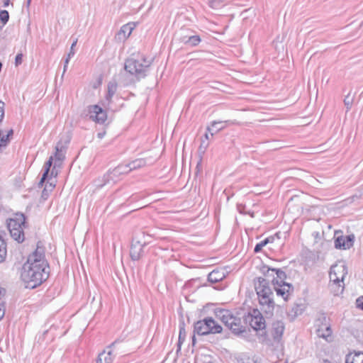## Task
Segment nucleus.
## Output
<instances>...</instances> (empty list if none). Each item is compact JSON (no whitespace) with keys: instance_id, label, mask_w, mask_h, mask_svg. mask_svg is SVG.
I'll return each mask as SVG.
<instances>
[{"instance_id":"obj_1","label":"nucleus","mask_w":363,"mask_h":363,"mask_svg":"<svg viewBox=\"0 0 363 363\" xmlns=\"http://www.w3.org/2000/svg\"><path fill=\"white\" fill-rule=\"evenodd\" d=\"M46 268L47 267L44 265L25 263L23 267L21 278L27 284V287L33 289L45 281L48 277V272Z\"/></svg>"},{"instance_id":"obj_2","label":"nucleus","mask_w":363,"mask_h":363,"mask_svg":"<svg viewBox=\"0 0 363 363\" xmlns=\"http://www.w3.org/2000/svg\"><path fill=\"white\" fill-rule=\"evenodd\" d=\"M152 62V58L138 56L137 57H131L126 60L124 68L128 72L135 75L138 79L144 78L147 75Z\"/></svg>"},{"instance_id":"obj_3","label":"nucleus","mask_w":363,"mask_h":363,"mask_svg":"<svg viewBox=\"0 0 363 363\" xmlns=\"http://www.w3.org/2000/svg\"><path fill=\"white\" fill-rule=\"evenodd\" d=\"M272 270L276 272L277 278L272 280L274 290L278 296H281L284 300L286 301L293 291V286L291 284L284 281L286 278V273L281 269H268V271Z\"/></svg>"},{"instance_id":"obj_4","label":"nucleus","mask_w":363,"mask_h":363,"mask_svg":"<svg viewBox=\"0 0 363 363\" xmlns=\"http://www.w3.org/2000/svg\"><path fill=\"white\" fill-rule=\"evenodd\" d=\"M347 274V267L343 262H340L331 267L330 272V279L333 282L331 286H335L338 288L337 293L340 288H341V292L343 291V286L340 283L343 281Z\"/></svg>"},{"instance_id":"obj_5","label":"nucleus","mask_w":363,"mask_h":363,"mask_svg":"<svg viewBox=\"0 0 363 363\" xmlns=\"http://www.w3.org/2000/svg\"><path fill=\"white\" fill-rule=\"evenodd\" d=\"M195 330L199 335H208L209 333H220L222 327L216 323L212 318H206L199 320L195 324Z\"/></svg>"},{"instance_id":"obj_6","label":"nucleus","mask_w":363,"mask_h":363,"mask_svg":"<svg viewBox=\"0 0 363 363\" xmlns=\"http://www.w3.org/2000/svg\"><path fill=\"white\" fill-rule=\"evenodd\" d=\"M147 235L143 234L138 238H134L130 249V256L132 260L140 259L144 254V247L148 244Z\"/></svg>"},{"instance_id":"obj_7","label":"nucleus","mask_w":363,"mask_h":363,"mask_svg":"<svg viewBox=\"0 0 363 363\" xmlns=\"http://www.w3.org/2000/svg\"><path fill=\"white\" fill-rule=\"evenodd\" d=\"M130 172V168L127 164H121L114 168L113 169L108 171L106 174L103 177V182L96 184L98 187H103L108 184L116 183L118 177L124 174H127Z\"/></svg>"},{"instance_id":"obj_8","label":"nucleus","mask_w":363,"mask_h":363,"mask_svg":"<svg viewBox=\"0 0 363 363\" xmlns=\"http://www.w3.org/2000/svg\"><path fill=\"white\" fill-rule=\"evenodd\" d=\"M255 288L259 296V301L266 303V301H269V299L272 298V291L269 286V281L265 279L257 278V280L255 282Z\"/></svg>"},{"instance_id":"obj_9","label":"nucleus","mask_w":363,"mask_h":363,"mask_svg":"<svg viewBox=\"0 0 363 363\" xmlns=\"http://www.w3.org/2000/svg\"><path fill=\"white\" fill-rule=\"evenodd\" d=\"M245 320L255 330H263L266 327L265 320L257 309H254L245 316Z\"/></svg>"},{"instance_id":"obj_10","label":"nucleus","mask_w":363,"mask_h":363,"mask_svg":"<svg viewBox=\"0 0 363 363\" xmlns=\"http://www.w3.org/2000/svg\"><path fill=\"white\" fill-rule=\"evenodd\" d=\"M89 113L90 118L98 123L103 124L107 119L106 111L98 105L90 106Z\"/></svg>"},{"instance_id":"obj_11","label":"nucleus","mask_w":363,"mask_h":363,"mask_svg":"<svg viewBox=\"0 0 363 363\" xmlns=\"http://www.w3.org/2000/svg\"><path fill=\"white\" fill-rule=\"evenodd\" d=\"M45 251L44 248L40 247L38 245H37V248L33 252L28 259L26 263H30L32 264H36V265H44L45 267H48V264L45 260Z\"/></svg>"},{"instance_id":"obj_12","label":"nucleus","mask_w":363,"mask_h":363,"mask_svg":"<svg viewBox=\"0 0 363 363\" xmlns=\"http://www.w3.org/2000/svg\"><path fill=\"white\" fill-rule=\"evenodd\" d=\"M354 239V235L339 236L335 240V247L342 250L349 249L353 245Z\"/></svg>"},{"instance_id":"obj_13","label":"nucleus","mask_w":363,"mask_h":363,"mask_svg":"<svg viewBox=\"0 0 363 363\" xmlns=\"http://www.w3.org/2000/svg\"><path fill=\"white\" fill-rule=\"evenodd\" d=\"M6 224L8 229L18 228L20 227L25 226V216L21 213H17L13 218L7 220Z\"/></svg>"},{"instance_id":"obj_14","label":"nucleus","mask_w":363,"mask_h":363,"mask_svg":"<svg viewBox=\"0 0 363 363\" xmlns=\"http://www.w3.org/2000/svg\"><path fill=\"white\" fill-rule=\"evenodd\" d=\"M68 141H66L65 143H62V140H60L56 146H55V166H60L61 162L65 159V152L67 148V143Z\"/></svg>"},{"instance_id":"obj_15","label":"nucleus","mask_w":363,"mask_h":363,"mask_svg":"<svg viewBox=\"0 0 363 363\" xmlns=\"http://www.w3.org/2000/svg\"><path fill=\"white\" fill-rule=\"evenodd\" d=\"M182 346V326H179L177 350L175 352H169L164 360L167 363H176Z\"/></svg>"},{"instance_id":"obj_16","label":"nucleus","mask_w":363,"mask_h":363,"mask_svg":"<svg viewBox=\"0 0 363 363\" xmlns=\"http://www.w3.org/2000/svg\"><path fill=\"white\" fill-rule=\"evenodd\" d=\"M135 27V23H129L125 25H123L119 32L117 34V37L119 40H125L127 39L131 34L132 31Z\"/></svg>"},{"instance_id":"obj_17","label":"nucleus","mask_w":363,"mask_h":363,"mask_svg":"<svg viewBox=\"0 0 363 363\" xmlns=\"http://www.w3.org/2000/svg\"><path fill=\"white\" fill-rule=\"evenodd\" d=\"M284 331V324L282 321H276L272 324V335L273 338L279 341Z\"/></svg>"},{"instance_id":"obj_18","label":"nucleus","mask_w":363,"mask_h":363,"mask_svg":"<svg viewBox=\"0 0 363 363\" xmlns=\"http://www.w3.org/2000/svg\"><path fill=\"white\" fill-rule=\"evenodd\" d=\"M225 277V270L214 269L208 274V280L211 283H217Z\"/></svg>"},{"instance_id":"obj_19","label":"nucleus","mask_w":363,"mask_h":363,"mask_svg":"<svg viewBox=\"0 0 363 363\" xmlns=\"http://www.w3.org/2000/svg\"><path fill=\"white\" fill-rule=\"evenodd\" d=\"M281 233H277L274 235L267 238L264 240L257 243L254 249L255 252H259L261 251L263 247L267 245L268 243H272L275 242L276 240L280 239Z\"/></svg>"},{"instance_id":"obj_20","label":"nucleus","mask_w":363,"mask_h":363,"mask_svg":"<svg viewBox=\"0 0 363 363\" xmlns=\"http://www.w3.org/2000/svg\"><path fill=\"white\" fill-rule=\"evenodd\" d=\"M225 121H213L210 125L207 126L206 130L211 133V136L213 137L215 133L225 128Z\"/></svg>"},{"instance_id":"obj_21","label":"nucleus","mask_w":363,"mask_h":363,"mask_svg":"<svg viewBox=\"0 0 363 363\" xmlns=\"http://www.w3.org/2000/svg\"><path fill=\"white\" fill-rule=\"evenodd\" d=\"M201 38L199 35H183V44L186 47H194L199 44Z\"/></svg>"},{"instance_id":"obj_22","label":"nucleus","mask_w":363,"mask_h":363,"mask_svg":"<svg viewBox=\"0 0 363 363\" xmlns=\"http://www.w3.org/2000/svg\"><path fill=\"white\" fill-rule=\"evenodd\" d=\"M345 363H363V352H354L348 354L345 357Z\"/></svg>"},{"instance_id":"obj_23","label":"nucleus","mask_w":363,"mask_h":363,"mask_svg":"<svg viewBox=\"0 0 363 363\" xmlns=\"http://www.w3.org/2000/svg\"><path fill=\"white\" fill-rule=\"evenodd\" d=\"M259 303L262 306V310L267 317L273 315L275 305L273 298L269 299V301H266V303H262V301H259Z\"/></svg>"},{"instance_id":"obj_24","label":"nucleus","mask_w":363,"mask_h":363,"mask_svg":"<svg viewBox=\"0 0 363 363\" xmlns=\"http://www.w3.org/2000/svg\"><path fill=\"white\" fill-rule=\"evenodd\" d=\"M23 227L24 226L18 228L8 229L11 236L19 243L24 240V233L23 230Z\"/></svg>"},{"instance_id":"obj_25","label":"nucleus","mask_w":363,"mask_h":363,"mask_svg":"<svg viewBox=\"0 0 363 363\" xmlns=\"http://www.w3.org/2000/svg\"><path fill=\"white\" fill-rule=\"evenodd\" d=\"M112 351L111 350H104L99 353L96 359V363H112Z\"/></svg>"},{"instance_id":"obj_26","label":"nucleus","mask_w":363,"mask_h":363,"mask_svg":"<svg viewBox=\"0 0 363 363\" xmlns=\"http://www.w3.org/2000/svg\"><path fill=\"white\" fill-rule=\"evenodd\" d=\"M6 289L0 287V320H1L5 315L6 311V301H5Z\"/></svg>"},{"instance_id":"obj_27","label":"nucleus","mask_w":363,"mask_h":363,"mask_svg":"<svg viewBox=\"0 0 363 363\" xmlns=\"http://www.w3.org/2000/svg\"><path fill=\"white\" fill-rule=\"evenodd\" d=\"M146 164H147L146 160L143 158L135 160L133 162L127 164V165L128 166V168H130V172L131 170L145 167Z\"/></svg>"},{"instance_id":"obj_28","label":"nucleus","mask_w":363,"mask_h":363,"mask_svg":"<svg viewBox=\"0 0 363 363\" xmlns=\"http://www.w3.org/2000/svg\"><path fill=\"white\" fill-rule=\"evenodd\" d=\"M235 335H240L245 331V327L241 325V320L238 318V321H235L232 327L228 328Z\"/></svg>"},{"instance_id":"obj_29","label":"nucleus","mask_w":363,"mask_h":363,"mask_svg":"<svg viewBox=\"0 0 363 363\" xmlns=\"http://www.w3.org/2000/svg\"><path fill=\"white\" fill-rule=\"evenodd\" d=\"M216 315L225 324L228 323V320L232 313L228 310H219L216 312Z\"/></svg>"},{"instance_id":"obj_30","label":"nucleus","mask_w":363,"mask_h":363,"mask_svg":"<svg viewBox=\"0 0 363 363\" xmlns=\"http://www.w3.org/2000/svg\"><path fill=\"white\" fill-rule=\"evenodd\" d=\"M6 257V245L4 240L0 236V262L5 260Z\"/></svg>"},{"instance_id":"obj_31","label":"nucleus","mask_w":363,"mask_h":363,"mask_svg":"<svg viewBox=\"0 0 363 363\" xmlns=\"http://www.w3.org/2000/svg\"><path fill=\"white\" fill-rule=\"evenodd\" d=\"M331 329L329 326H325V329L323 330L322 328H318L316 331L317 335L320 337H323L326 339L328 337H330L331 335Z\"/></svg>"},{"instance_id":"obj_32","label":"nucleus","mask_w":363,"mask_h":363,"mask_svg":"<svg viewBox=\"0 0 363 363\" xmlns=\"http://www.w3.org/2000/svg\"><path fill=\"white\" fill-rule=\"evenodd\" d=\"M9 141V135H5V133L3 130H0V152L2 151L3 147H5L7 145Z\"/></svg>"},{"instance_id":"obj_33","label":"nucleus","mask_w":363,"mask_h":363,"mask_svg":"<svg viewBox=\"0 0 363 363\" xmlns=\"http://www.w3.org/2000/svg\"><path fill=\"white\" fill-rule=\"evenodd\" d=\"M354 101V97L348 94L344 99V104L347 108V111H350Z\"/></svg>"},{"instance_id":"obj_34","label":"nucleus","mask_w":363,"mask_h":363,"mask_svg":"<svg viewBox=\"0 0 363 363\" xmlns=\"http://www.w3.org/2000/svg\"><path fill=\"white\" fill-rule=\"evenodd\" d=\"M117 86L116 84H109L108 86L107 98L111 99L116 91Z\"/></svg>"},{"instance_id":"obj_35","label":"nucleus","mask_w":363,"mask_h":363,"mask_svg":"<svg viewBox=\"0 0 363 363\" xmlns=\"http://www.w3.org/2000/svg\"><path fill=\"white\" fill-rule=\"evenodd\" d=\"M303 307L301 305H296L294 306L292 309H291V313H294L292 314V315L294 317H296L298 316V315H301L303 312Z\"/></svg>"},{"instance_id":"obj_36","label":"nucleus","mask_w":363,"mask_h":363,"mask_svg":"<svg viewBox=\"0 0 363 363\" xmlns=\"http://www.w3.org/2000/svg\"><path fill=\"white\" fill-rule=\"evenodd\" d=\"M9 18V12L6 10H2L0 11V19L2 21L3 24H6Z\"/></svg>"},{"instance_id":"obj_37","label":"nucleus","mask_w":363,"mask_h":363,"mask_svg":"<svg viewBox=\"0 0 363 363\" xmlns=\"http://www.w3.org/2000/svg\"><path fill=\"white\" fill-rule=\"evenodd\" d=\"M238 321V318L234 316L233 314L229 317L228 320V323H225V325L229 328L232 327V325L235 322Z\"/></svg>"},{"instance_id":"obj_38","label":"nucleus","mask_w":363,"mask_h":363,"mask_svg":"<svg viewBox=\"0 0 363 363\" xmlns=\"http://www.w3.org/2000/svg\"><path fill=\"white\" fill-rule=\"evenodd\" d=\"M77 43V39L76 38V39L73 41V43H72V45H71L70 50H69V53H68V55H67V57H68V59H70L72 57H73V56H74V47L76 46Z\"/></svg>"},{"instance_id":"obj_39","label":"nucleus","mask_w":363,"mask_h":363,"mask_svg":"<svg viewBox=\"0 0 363 363\" xmlns=\"http://www.w3.org/2000/svg\"><path fill=\"white\" fill-rule=\"evenodd\" d=\"M48 173H49V170L48 169H45V172L42 176V178L40 179V181L39 182V184L38 185L39 186H43L45 180L48 178Z\"/></svg>"},{"instance_id":"obj_40","label":"nucleus","mask_w":363,"mask_h":363,"mask_svg":"<svg viewBox=\"0 0 363 363\" xmlns=\"http://www.w3.org/2000/svg\"><path fill=\"white\" fill-rule=\"evenodd\" d=\"M22 60H23V54L22 53H18L16 56V58H15V65H16V66H18L19 65H21L22 63Z\"/></svg>"},{"instance_id":"obj_41","label":"nucleus","mask_w":363,"mask_h":363,"mask_svg":"<svg viewBox=\"0 0 363 363\" xmlns=\"http://www.w3.org/2000/svg\"><path fill=\"white\" fill-rule=\"evenodd\" d=\"M356 306L357 308L363 311V296H360L356 300Z\"/></svg>"},{"instance_id":"obj_42","label":"nucleus","mask_w":363,"mask_h":363,"mask_svg":"<svg viewBox=\"0 0 363 363\" xmlns=\"http://www.w3.org/2000/svg\"><path fill=\"white\" fill-rule=\"evenodd\" d=\"M53 160H54V157L52 156H50L49 160L45 164V169H48L50 171V169L52 164Z\"/></svg>"},{"instance_id":"obj_43","label":"nucleus","mask_w":363,"mask_h":363,"mask_svg":"<svg viewBox=\"0 0 363 363\" xmlns=\"http://www.w3.org/2000/svg\"><path fill=\"white\" fill-rule=\"evenodd\" d=\"M238 363H256L250 357L241 358L238 360Z\"/></svg>"},{"instance_id":"obj_44","label":"nucleus","mask_w":363,"mask_h":363,"mask_svg":"<svg viewBox=\"0 0 363 363\" xmlns=\"http://www.w3.org/2000/svg\"><path fill=\"white\" fill-rule=\"evenodd\" d=\"M69 59H68V57H67L65 60V65H64V70H63V74L65 72L66 69H67V65L69 63Z\"/></svg>"},{"instance_id":"obj_45","label":"nucleus","mask_w":363,"mask_h":363,"mask_svg":"<svg viewBox=\"0 0 363 363\" xmlns=\"http://www.w3.org/2000/svg\"><path fill=\"white\" fill-rule=\"evenodd\" d=\"M208 146V143L205 142L203 140L201 144V147H203L204 150H206Z\"/></svg>"},{"instance_id":"obj_46","label":"nucleus","mask_w":363,"mask_h":363,"mask_svg":"<svg viewBox=\"0 0 363 363\" xmlns=\"http://www.w3.org/2000/svg\"><path fill=\"white\" fill-rule=\"evenodd\" d=\"M205 138L208 140H210L212 137L211 136V133L208 132L206 130V133H205V135H204Z\"/></svg>"},{"instance_id":"obj_47","label":"nucleus","mask_w":363,"mask_h":363,"mask_svg":"<svg viewBox=\"0 0 363 363\" xmlns=\"http://www.w3.org/2000/svg\"><path fill=\"white\" fill-rule=\"evenodd\" d=\"M105 134H106V132H105V131H103V132L99 133L97 134V137H98L99 138L101 139V138H104V136L105 135Z\"/></svg>"},{"instance_id":"obj_48","label":"nucleus","mask_w":363,"mask_h":363,"mask_svg":"<svg viewBox=\"0 0 363 363\" xmlns=\"http://www.w3.org/2000/svg\"><path fill=\"white\" fill-rule=\"evenodd\" d=\"M13 133V130L12 129H10L9 131H7L6 133H5V135H9V138L10 136H11Z\"/></svg>"},{"instance_id":"obj_49","label":"nucleus","mask_w":363,"mask_h":363,"mask_svg":"<svg viewBox=\"0 0 363 363\" xmlns=\"http://www.w3.org/2000/svg\"><path fill=\"white\" fill-rule=\"evenodd\" d=\"M9 1H10V0H4V6H8L9 5Z\"/></svg>"},{"instance_id":"obj_50","label":"nucleus","mask_w":363,"mask_h":363,"mask_svg":"<svg viewBox=\"0 0 363 363\" xmlns=\"http://www.w3.org/2000/svg\"><path fill=\"white\" fill-rule=\"evenodd\" d=\"M314 181L313 182H311L312 184L314 185V186H317V183H320V182L317 179H313Z\"/></svg>"},{"instance_id":"obj_51","label":"nucleus","mask_w":363,"mask_h":363,"mask_svg":"<svg viewBox=\"0 0 363 363\" xmlns=\"http://www.w3.org/2000/svg\"><path fill=\"white\" fill-rule=\"evenodd\" d=\"M99 304L100 303L99 302H96L95 304H94V309H97L99 308Z\"/></svg>"},{"instance_id":"obj_52","label":"nucleus","mask_w":363,"mask_h":363,"mask_svg":"<svg viewBox=\"0 0 363 363\" xmlns=\"http://www.w3.org/2000/svg\"><path fill=\"white\" fill-rule=\"evenodd\" d=\"M30 2H31V0H27V1H26V6H27V7H29V6H30Z\"/></svg>"},{"instance_id":"obj_53","label":"nucleus","mask_w":363,"mask_h":363,"mask_svg":"<svg viewBox=\"0 0 363 363\" xmlns=\"http://www.w3.org/2000/svg\"><path fill=\"white\" fill-rule=\"evenodd\" d=\"M191 283V280H189V281L187 283L185 284V287H187L189 286V284Z\"/></svg>"},{"instance_id":"obj_54","label":"nucleus","mask_w":363,"mask_h":363,"mask_svg":"<svg viewBox=\"0 0 363 363\" xmlns=\"http://www.w3.org/2000/svg\"><path fill=\"white\" fill-rule=\"evenodd\" d=\"M94 301H95V298H94V297H93V298H92V301H91V305H94Z\"/></svg>"},{"instance_id":"obj_55","label":"nucleus","mask_w":363,"mask_h":363,"mask_svg":"<svg viewBox=\"0 0 363 363\" xmlns=\"http://www.w3.org/2000/svg\"><path fill=\"white\" fill-rule=\"evenodd\" d=\"M116 342H113L109 347L108 348H111L112 347H113L115 345Z\"/></svg>"},{"instance_id":"obj_56","label":"nucleus","mask_w":363,"mask_h":363,"mask_svg":"<svg viewBox=\"0 0 363 363\" xmlns=\"http://www.w3.org/2000/svg\"><path fill=\"white\" fill-rule=\"evenodd\" d=\"M50 186L51 188H53L55 186V185H53L52 183L50 184Z\"/></svg>"},{"instance_id":"obj_57","label":"nucleus","mask_w":363,"mask_h":363,"mask_svg":"<svg viewBox=\"0 0 363 363\" xmlns=\"http://www.w3.org/2000/svg\"><path fill=\"white\" fill-rule=\"evenodd\" d=\"M323 363H330L328 360H324Z\"/></svg>"},{"instance_id":"obj_58","label":"nucleus","mask_w":363,"mask_h":363,"mask_svg":"<svg viewBox=\"0 0 363 363\" xmlns=\"http://www.w3.org/2000/svg\"><path fill=\"white\" fill-rule=\"evenodd\" d=\"M214 3H216V1H213L211 3V6H213V4H214Z\"/></svg>"},{"instance_id":"obj_59","label":"nucleus","mask_w":363,"mask_h":363,"mask_svg":"<svg viewBox=\"0 0 363 363\" xmlns=\"http://www.w3.org/2000/svg\"><path fill=\"white\" fill-rule=\"evenodd\" d=\"M251 217H254V213H250Z\"/></svg>"},{"instance_id":"obj_60","label":"nucleus","mask_w":363,"mask_h":363,"mask_svg":"<svg viewBox=\"0 0 363 363\" xmlns=\"http://www.w3.org/2000/svg\"><path fill=\"white\" fill-rule=\"evenodd\" d=\"M238 210L242 213V210L240 208V206H238Z\"/></svg>"}]
</instances>
